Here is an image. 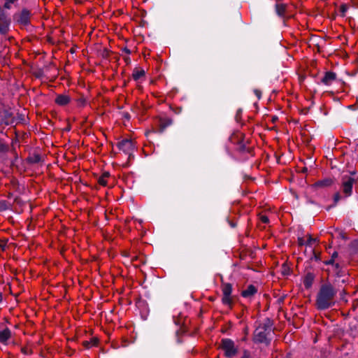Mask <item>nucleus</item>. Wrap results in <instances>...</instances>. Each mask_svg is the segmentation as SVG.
Masks as SVG:
<instances>
[{"label":"nucleus","mask_w":358,"mask_h":358,"mask_svg":"<svg viewBox=\"0 0 358 358\" xmlns=\"http://www.w3.org/2000/svg\"><path fill=\"white\" fill-rule=\"evenodd\" d=\"M336 80V74L329 71L326 72L321 82L325 85H331Z\"/></svg>","instance_id":"nucleus-6"},{"label":"nucleus","mask_w":358,"mask_h":358,"mask_svg":"<svg viewBox=\"0 0 358 358\" xmlns=\"http://www.w3.org/2000/svg\"><path fill=\"white\" fill-rule=\"evenodd\" d=\"M145 74V71L143 70H136L133 73V78L135 80H139L142 78Z\"/></svg>","instance_id":"nucleus-15"},{"label":"nucleus","mask_w":358,"mask_h":358,"mask_svg":"<svg viewBox=\"0 0 358 358\" xmlns=\"http://www.w3.org/2000/svg\"><path fill=\"white\" fill-rule=\"evenodd\" d=\"M7 31V27H0V32L1 33H3V34H5Z\"/></svg>","instance_id":"nucleus-21"},{"label":"nucleus","mask_w":358,"mask_h":358,"mask_svg":"<svg viewBox=\"0 0 358 358\" xmlns=\"http://www.w3.org/2000/svg\"><path fill=\"white\" fill-rule=\"evenodd\" d=\"M341 8H342V11H343V12H345V6H343Z\"/></svg>","instance_id":"nucleus-26"},{"label":"nucleus","mask_w":358,"mask_h":358,"mask_svg":"<svg viewBox=\"0 0 358 358\" xmlns=\"http://www.w3.org/2000/svg\"><path fill=\"white\" fill-rule=\"evenodd\" d=\"M11 336V332L9 329L4 328L0 329V342L5 343L6 342Z\"/></svg>","instance_id":"nucleus-8"},{"label":"nucleus","mask_w":358,"mask_h":358,"mask_svg":"<svg viewBox=\"0 0 358 358\" xmlns=\"http://www.w3.org/2000/svg\"><path fill=\"white\" fill-rule=\"evenodd\" d=\"M29 19V12L27 10H23L19 16L18 21L22 24H27Z\"/></svg>","instance_id":"nucleus-12"},{"label":"nucleus","mask_w":358,"mask_h":358,"mask_svg":"<svg viewBox=\"0 0 358 358\" xmlns=\"http://www.w3.org/2000/svg\"><path fill=\"white\" fill-rule=\"evenodd\" d=\"M86 348H91L92 346H94L97 344L96 339H92L91 341H86L84 343Z\"/></svg>","instance_id":"nucleus-16"},{"label":"nucleus","mask_w":358,"mask_h":358,"mask_svg":"<svg viewBox=\"0 0 358 358\" xmlns=\"http://www.w3.org/2000/svg\"><path fill=\"white\" fill-rule=\"evenodd\" d=\"M332 184V180L325 179L323 180L318 181L315 185L318 187H327Z\"/></svg>","instance_id":"nucleus-14"},{"label":"nucleus","mask_w":358,"mask_h":358,"mask_svg":"<svg viewBox=\"0 0 358 358\" xmlns=\"http://www.w3.org/2000/svg\"><path fill=\"white\" fill-rule=\"evenodd\" d=\"M260 220L264 223H267L268 222V218L266 215H261Z\"/></svg>","instance_id":"nucleus-19"},{"label":"nucleus","mask_w":358,"mask_h":358,"mask_svg":"<svg viewBox=\"0 0 358 358\" xmlns=\"http://www.w3.org/2000/svg\"><path fill=\"white\" fill-rule=\"evenodd\" d=\"M272 331L270 321L260 324L254 332V341L256 343H266L268 336Z\"/></svg>","instance_id":"nucleus-2"},{"label":"nucleus","mask_w":358,"mask_h":358,"mask_svg":"<svg viewBox=\"0 0 358 358\" xmlns=\"http://www.w3.org/2000/svg\"><path fill=\"white\" fill-rule=\"evenodd\" d=\"M221 348L227 357L235 356L238 351L237 348L235 347L234 343L228 338L222 340Z\"/></svg>","instance_id":"nucleus-3"},{"label":"nucleus","mask_w":358,"mask_h":358,"mask_svg":"<svg viewBox=\"0 0 358 358\" xmlns=\"http://www.w3.org/2000/svg\"><path fill=\"white\" fill-rule=\"evenodd\" d=\"M338 257V253L336 252H334L332 255L331 258L335 260V259Z\"/></svg>","instance_id":"nucleus-24"},{"label":"nucleus","mask_w":358,"mask_h":358,"mask_svg":"<svg viewBox=\"0 0 358 358\" xmlns=\"http://www.w3.org/2000/svg\"><path fill=\"white\" fill-rule=\"evenodd\" d=\"M118 148L126 154H130L134 149V144L132 141L124 139L118 143Z\"/></svg>","instance_id":"nucleus-5"},{"label":"nucleus","mask_w":358,"mask_h":358,"mask_svg":"<svg viewBox=\"0 0 358 358\" xmlns=\"http://www.w3.org/2000/svg\"><path fill=\"white\" fill-rule=\"evenodd\" d=\"M110 174L108 172H104L101 176L98 178V182L99 185L102 186H106L108 183V178H109Z\"/></svg>","instance_id":"nucleus-13"},{"label":"nucleus","mask_w":358,"mask_h":358,"mask_svg":"<svg viewBox=\"0 0 358 358\" xmlns=\"http://www.w3.org/2000/svg\"><path fill=\"white\" fill-rule=\"evenodd\" d=\"M255 93L257 96L259 98L260 97V93L258 91H255Z\"/></svg>","instance_id":"nucleus-25"},{"label":"nucleus","mask_w":358,"mask_h":358,"mask_svg":"<svg viewBox=\"0 0 358 358\" xmlns=\"http://www.w3.org/2000/svg\"><path fill=\"white\" fill-rule=\"evenodd\" d=\"M257 289L256 287L252 285H249L245 290L242 292V296L245 298H250L253 296Z\"/></svg>","instance_id":"nucleus-9"},{"label":"nucleus","mask_w":358,"mask_h":358,"mask_svg":"<svg viewBox=\"0 0 358 358\" xmlns=\"http://www.w3.org/2000/svg\"><path fill=\"white\" fill-rule=\"evenodd\" d=\"M222 303L225 305L230 306L232 302L231 298V292L232 287L229 283H224L222 285Z\"/></svg>","instance_id":"nucleus-4"},{"label":"nucleus","mask_w":358,"mask_h":358,"mask_svg":"<svg viewBox=\"0 0 358 358\" xmlns=\"http://www.w3.org/2000/svg\"><path fill=\"white\" fill-rule=\"evenodd\" d=\"M240 358H253V357L249 351L245 350Z\"/></svg>","instance_id":"nucleus-18"},{"label":"nucleus","mask_w":358,"mask_h":358,"mask_svg":"<svg viewBox=\"0 0 358 358\" xmlns=\"http://www.w3.org/2000/svg\"><path fill=\"white\" fill-rule=\"evenodd\" d=\"M70 101L69 97L65 94L58 95L55 99V102L61 106L66 105Z\"/></svg>","instance_id":"nucleus-11"},{"label":"nucleus","mask_w":358,"mask_h":358,"mask_svg":"<svg viewBox=\"0 0 358 358\" xmlns=\"http://www.w3.org/2000/svg\"><path fill=\"white\" fill-rule=\"evenodd\" d=\"M287 9V5L282 3H277L275 10L277 14L280 17H284Z\"/></svg>","instance_id":"nucleus-10"},{"label":"nucleus","mask_w":358,"mask_h":358,"mask_svg":"<svg viewBox=\"0 0 358 358\" xmlns=\"http://www.w3.org/2000/svg\"><path fill=\"white\" fill-rule=\"evenodd\" d=\"M306 242L307 245L312 246L313 244L316 243V239L312 238L310 236H308Z\"/></svg>","instance_id":"nucleus-17"},{"label":"nucleus","mask_w":358,"mask_h":358,"mask_svg":"<svg viewBox=\"0 0 358 358\" xmlns=\"http://www.w3.org/2000/svg\"><path fill=\"white\" fill-rule=\"evenodd\" d=\"M335 294L336 292L331 285H322L317 297V308L324 310L331 307L334 304Z\"/></svg>","instance_id":"nucleus-1"},{"label":"nucleus","mask_w":358,"mask_h":358,"mask_svg":"<svg viewBox=\"0 0 358 358\" xmlns=\"http://www.w3.org/2000/svg\"><path fill=\"white\" fill-rule=\"evenodd\" d=\"M334 262H335V260H334V259H333L331 257V259H330L329 260H328V261H327V262H326V264H334Z\"/></svg>","instance_id":"nucleus-22"},{"label":"nucleus","mask_w":358,"mask_h":358,"mask_svg":"<svg viewBox=\"0 0 358 358\" xmlns=\"http://www.w3.org/2000/svg\"><path fill=\"white\" fill-rule=\"evenodd\" d=\"M299 244L302 245H306V241L303 240L302 238H299Z\"/></svg>","instance_id":"nucleus-20"},{"label":"nucleus","mask_w":358,"mask_h":358,"mask_svg":"<svg viewBox=\"0 0 358 358\" xmlns=\"http://www.w3.org/2000/svg\"><path fill=\"white\" fill-rule=\"evenodd\" d=\"M339 199H340L339 194H335V196H334V201H335V202H337Z\"/></svg>","instance_id":"nucleus-23"},{"label":"nucleus","mask_w":358,"mask_h":358,"mask_svg":"<svg viewBox=\"0 0 358 358\" xmlns=\"http://www.w3.org/2000/svg\"><path fill=\"white\" fill-rule=\"evenodd\" d=\"M354 182V179L352 178H348L346 180L343 182V192L346 194V196H349L352 193V185Z\"/></svg>","instance_id":"nucleus-7"}]
</instances>
